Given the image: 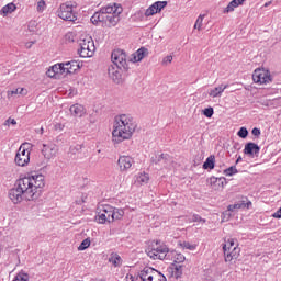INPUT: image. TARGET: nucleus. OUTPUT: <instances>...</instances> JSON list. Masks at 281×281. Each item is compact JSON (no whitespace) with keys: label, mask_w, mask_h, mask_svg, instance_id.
Masks as SVG:
<instances>
[{"label":"nucleus","mask_w":281,"mask_h":281,"mask_svg":"<svg viewBox=\"0 0 281 281\" xmlns=\"http://www.w3.org/2000/svg\"><path fill=\"white\" fill-rule=\"evenodd\" d=\"M45 188V176L35 173L20 178L15 182V187L9 190V199L15 205L23 201H36L38 194Z\"/></svg>","instance_id":"obj_1"},{"label":"nucleus","mask_w":281,"mask_h":281,"mask_svg":"<svg viewBox=\"0 0 281 281\" xmlns=\"http://www.w3.org/2000/svg\"><path fill=\"white\" fill-rule=\"evenodd\" d=\"M137 132V122L128 114H120L114 117L112 126V144H123L133 139Z\"/></svg>","instance_id":"obj_2"},{"label":"nucleus","mask_w":281,"mask_h":281,"mask_svg":"<svg viewBox=\"0 0 281 281\" xmlns=\"http://www.w3.org/2000/svg\"><path fill=\"white\" fill-rule=\"evenodd\" d=\"M124 218V209H117L110 204H101L97 209V215L94 216L95 223L99 225H111L115 221H122Z\"/></svg>","instance_id":"obj_3"},{"label":"nucleus","mask_w":281,"mask_h":281,"mask_svg":"<svg viewBox=\"0 0 281 281\" xmlns=\"http://www.w3.org/2000/svg\"><path fill=\"white\" fill-rule=\"evenodd\" d=\"M224 261L232 265L240 258V247L236 238H228L223 245Z\"/></svg>","instance_id":"obj_4"},{"label":"nucleus","mask_w":281,"mask_h":281,"mask_svg":"<svg viewBox=\"0 0 281 281\" xmlns=\"http://www.w3.org/2000/svg\"><path fill=\"white\" fill-rule=\"evenodd\" d=\"M146 254L151 260H165L168 254H170V249L166 243L154 240L146 249Z\"/></svg>","instance_id":"obj_5"},{"label":"nucleus","mask_w":281,"mask_h":281,"mask_svg":"<svg viewBox=\"0 0 281 281\" xmlns=\"http://www.w3.org/2000/svg\"><path fill=\"white\" fill-rule=\"evenodd\" d=\"M79 47L78 54L81 58H92L93 54H95V43L89 35H83L80 38Z\"/></svg>","instance_id":"obj_6"},{"label":"nucleus","mask_w":281,"mask_h":281,"mask_svg":"<svg viewBox=\"0 0 281 281\" xmlns=\"http://www.w3.org/2000/svg\"><path fill=\"white\" fill-rule=\"evenodd\" d=\"M32 154V144L31 143H23L20 148L18 149V153L14 158V162L20 168H25V166H29L30 164V155Z\"/></svg>","instance_id":"obj_7"},{"label":"nucleus","mask_w":281,"mask_h":281,"mask_svg":"<svg viewBox=\"0 0 281 281\" xmlns=\"http://www.w3.org/2000/svg\"><path fill=\"white\" fill-rule=\"evenodd\" d=\"M75 8H78V3L74 1L61 3L57 10V16L63 21H76Z\"/></svg>","instance_id":"obj_8"},{"label":"nucleus","mask_w":281,"mask_h":281,"mask_svg":"<svg viewBox=\"0 0 281 281\" xmlns=\"http://www.w3.org/2000/svg\"><path fill=\"white\" fill-rule=\"evenodd\" d=\"M139 278L142 281H166V276H164V273L150 267H145L140 270Z\"/></svg>","instance_id":"obj_9"},{"label":"nucleus","mask_w":281,"mask_h":281,"mask_svg":"<svg viewBox=\"0 0 281 281\" xmlns=\"http://www.w3.org/2000/svg\"><path fill=\"white\" fill-rule=\"evenodd\" d=\"M252 81L255 85H270L273 82V77H271V71L265 68H256L252 72Z\"/></svg>","instance_id":"obj_10"},{"label":"nucleus","mask_w":281,"mask_h":281,"mask_svg":"<svg viewBox=\"0 0 281 281\" xmlns=\"http://www.w3.org/2000/svg\"><path fill=\"white\" fill-rule=\"evenodd\" d=\"M112 12H109L105 18L108 27H115L120 23V14L123 12L122 5L117 3L110 4Z\"/></svg>","instance_id":"obj_11"},{"label":"nucleus","mask_w":281,"mask_h":281,"mask_svg":"<svg viewBox=\"0 0 281 281\" xmlns=\"http://www.w3.org/2000/svg\"><path fill=\"white\" fill-rule=\"evenodd\" d=\"M109 12H113L111 4H108L103 7L99 12H95L90 19L91 23H93V25H98L99 23H106V15Z\"/></svg>","instance_id":"obj_12"},{"label":"nucleus","mask_w":281,"mask_h":281,"mask_svg":"<svg viewBox=\"0 0 281 281\" xmlns=\"http://www.w3.org/2000/svg\"><path fill=\"white\" fill-rule=\"evenodd\" d=\"M111 58L114 66L126 69V53H124V50L122 49L113 50Z\"/></svg>","instance_id":"obj_13"},{"label":"nucleus","mask_w":281,"mask_h":281,"mask_svg":"<svg viewBox=\"0 0 281 281\" xmlns=\"http://www.w3.org/2000/svg\"><path fill=\"white\" fill-rule=\"evenodd\" d=\"M133 164H135V160L131 156H120L117 159L120 172H128L133 168Z\"/></svg>","instance_id":"obj_14"},{"label":"nucleus","mask_w":281,"mask_h":281,"mask_svg":"<svg viewBox=\"0 0 281 281\" xmlns=\"http://www.w3.org/2000/svg\"><path fill=\"white\" fill-rule=\"evenodd\" d=\"M168 5V1H156L145 11V16H155V14H159L164 8Z\"/></svg>","instance_id":"obj_15"},{"label":"nucleus","mask_w":281,"mask_h":281,"mask_svg":"<svg viewBox=\"0 0 281 281\" xmlns=\"http://www.w3.org/2000/svg\"><path fill=\"white\" fill-rule=\"evenodd\" d=\"M58 154V146L54 143L44 144L42 148V155L45 159H54Z\"/></svg>","instance_id":"obj_16"},{"label":"nucleus","mask_w":281,"mask_h":281,"mask_svg":"<svg viewBox=\"0 0 281 281\" xmlns=\"http://www.w3.org/2000/svg\"><path fill=\"white\" fill-rule=\"evenodd\" d=\"M207 183L212 190L218 191L227 186V179H225V177L217 178L213 176L209 178Z\"/></svg>","instance_id":"obj_17"},{"label":"nucleus","mask_w":281,"mask_h":281,"mask_svg":"<svg viewBox=\"0 0 281 281\" xmlns=\"http://www.w3.org/2000/svg\"><path fill=\"white\" fill-rule=\"evenodd\" d=\"M46 76L48 78H60L61 76H65V68H63V63L50 66L46 71Z\"/></svg>","instance_id":"obj_18"},{"label":"nucleus","mask_w":281,"mask_h":281,"mask_svg":"<svg viewBox=\"0 0 281 281\" xmlns=\"http://www.w3.org/2000/svg\"><path fill=\"white\" fill-rule=\"evenodd\" d=\"M61 65H63V69H64V76H69L71 74L78 71V69H80V63L77 60L61 63Z\"/></svg>","instance_id":"obj_19"},{"label":"nucleus","mask_w":281,"mask_h":281,"mask_svg":"<svg viewBox=\"0 0 281 281\" xmlns=\"http://www.w3.org/2000/svg\"><path fill=\"white\" fill-rule=\"evenodd\" d=\"M244 155H248V157H258V155H260V146L256 143H247L244 148Z\"/></svg>","instance_id":"obj_20"},{"label":"nucleus","mask_w":281,"mask_h":281,"mask_svg":"<svg viewBox=\"0 0 281 281\" xmlns=\"http://www.w3.org/2000/svg\"><path fill=\"white\" fill-rule=\"evenodd\" d=\"M108 74L114 82H120L122 79V67L112 65L108 68Z\"/></svg>","instance_id":"obj_21"},{"label":"nucleus","mask_w":281,"mask_h":281,"mask_svg":"<svg viewBox=\"0 0 281 281\" xmlns=\"http://www.w3.org/2000/svg\"><path fill=\"white\" fill-rule=\"evenodd\" d=\"M249 207H251V201H240V202H237L235 204H229L227 206V210L228 212H236V210H249Z\"/></svg>","instance_id":"obj_22"},{"label":"nucleus","mask_w":281,"mask_h":281,"mask_svg":"<svg viewBox=\"0 0 281 281\" xmlns=\"http://www.w3.org/2000/svg\"><path fill=\"white\" fill-rule=\"evenodd\" d=\"M146 56H148V48L142 47L132 55V63H142Z\"/></svg>","instance_id":"obj_23"},{"label":"nucleus","mask_w":281,"mask_h":281,"mask_svg":"<svg viewBox=\"0 0 281 281\" xmlns=\"http://www.w3.org/2000/svg\"><path fill=\"white\" fill-rule=\"evenodd\" d=\"M229 85H220L213 89L210 90L209 95L210 98H221L223 95V92L225 89H227Z\"/></svg>","instance_id":"obj_24"},{"label":"nucleus","mask_w":281,"mask_h":281,"mask_svg":"<svg viewBox=\"0 0 281 281\" xmlns=\"http://www.w3.org/2000/svg\"><path fill=\"white\" fill-rule=\"evenodd\" d=\"M150 181V176L145 171L136 175V179L134 181L135 186H146Z\"/></svg>","instance_id":"obj_25"},{"label":"nucleus","mask_w":281,"mask_h":281,"mask_svg":"<svg viewBox=\"0 0 281 281\" xmlns=\"http://www.w3.org/2000/svg\"><path fill=\"white\" fill-rule=\"evenodd\" d=\"M172 265H183L186 262V257L181 252H177V250L170 251Z\"/></svg>","instance_id":"obj_26"},{"label":"nucleus","mask_w":281,"mask_h":281,"mask_svg":"<svg viewBox=\"0 0 281 281\" xmlns=\"http://www.w3.org/2000/svg\"><path fill=\"white\" fill-rule=\"evenodd\" d=\"M70 113L75 117H82V115H85V113H86L85 106L81 105V104L76 103V104L70 106Z\"/></svg>","instance_id":"obj_27"},{"label":"nucleus","mask_w":281,"mask_h":281,"mask_svg":"<svg viewBox=\"0 0 281 281\" xmlns=\"http://www.w3.org/2000/svg\"><path fill=\"white\" fill-rule=\"evenodd\" d=\"M245 3V0H233L228 3V5L224 9V14H229V12H234L236 8H239V5H243Z\"/></svg>","instance_id":"obj_28"},{"label":"nucleus","mask_w":281,"mask_h":281,"mask_svg":"<svg viewBox=\"0 0 281 281\" xmlns=\"http://www.w3.org/2000/svg\"><path fill=\"white\" fill-rule=\"evenodd\" d=\"M172 276L179 280L183 276V265L171 263Z\"/></svg>","instance_id":"obj_29"},{"label":"nucleus","mask_w":281,"mask_h":281,"mask_svg":"<svg viewBox=\"0 0 281 281\" xmlns=\"http://www.w3.org/2000/svg\"><path fill=\"white\" fill-rule=\"evenodd\" d=\"M16 10V4L10 2L8 4H5L1 11H0V14L2 16H8V14H12V12H14Z\"/></svg>","instance_id":"obj_30"},{"label":"nucleus","mask_w":281,"mask_h":281,"mask_svg":"<svg viewBox=\"0 0 281 281\" xmlns=\"http://www.w3.org/2000/svg\"><path fill=\"white\" fill-rule=\"evenodd\" d=\"M8 98H13L14 95H27V90L25 88H16L14 90L7 92Z\"/></svg>","instance_id":"obj_31"},{"label":"nucleus","mask_w":281,"mask_h":281,"mask_svg":"<svg viewBox=\"0 0 281 281\" xmlns=\"http://www.w3.org/2000/svg\"><path fill=\"white\" fill-rule=\"evenodd\" d=\"M109 262H111L113 267H120V265H122V257L115 252H112L109 258Z\"/></svg>","instance_id":"obj_32"},{"label":"nucleus","mask_w":281,"mask_h":281,"mask_svg":"<svg viewBox=\"0 0 281 281\" xmlns=\"http://www.w3.org/2000/svg\"><path fill=\"white\" fill-rule=\"evenodd\" d=\"M214 164H215V157L214 156H210L204 161L203 169L204 170H214Z\"/></svg>","instance_id":"obj_33"},{"label":"nucleus","mask_w":281,"mask_h":281,"mask_svg":"<svg viewBox=\"0 0 281 281\" xmlns=\"http://www.w3.org/2000/svg\"><path fill=\"white\" fill-rule=\"evenodd\" d=\"M178 247L180 249H188L189 251H194V249H196V244H191L190 241H179Z\"/></svg>","instance_id":"obj_34"},{"label":"nucleus","mask_w":281,"mask_h":281,"mask_svg":"<svg viewBox=\"0 0 281 281\" xmlns=\"http://www.w3.org/2000/svg\"><path fill=\"white\" fill-rule=\"evenodd\" d=\"M205 19V14H200L195 21L194 30H199L201 32V29L203 27V20Z\"/></svg>","instance_id":"obj_35"},{"label":"nucleus","mask_w":281,"mask_h":281,"mask_svg":"<svg viewBox=\"0 0 281 281\" xmlns=\"http://www.w3.org/2000/svg\"><path fill=\"white\" fill-rule=\"evenodd\" d=\"M89 247H91V239L90 238H86L79 245L78 250L79 251H85V249H89Z\"/></svg>","instance_id":"obj_36"},{"label":"nucleus","mask_w":281,"mask_h":281,"mask_svg":"<svg viewBox=\"0 0 281 281\" xmlns=\"http://www.w3.org/2000/svg\"><path fill=\"white\" fill-rule=\"evenodd\" d=\"M46 8H47V3L45 2V0H40L36 5V11L40 13H43L45 12Z\"/></svg>","instance_id":"obj_37"},{"label":"nucleus","mask_w":281,"mask_h":281,"mask_svg":"<svg viewBox=\"0 0 281 281\" xmlns=\"http://www.w3.org/2000/svg\"><path fill=\"white\" fill-rule=\"evenodd\" d=\"M238 173V169H236V167H229L224 171V175L226 177H232L233 175Z\"/></svg>","instance_id":"obj_38"},{"label":"nucleus","mask_w":281,"mask_h":281,"mask_svg":"<svg viewBox=\"0 0 281 281\" xmlns=\"http://www.w3.org/2000/svg\"><path fill=\"white\" fill-rule=\"evenodd\" d=\"M53 131H55V133H61V131H65V123H55Z\"/></svg>","instance_id":"obj_39"},{"label":"nucleus","mask_w":281,"mask_h":281,"mask_svg":"<svg viewBox=\"0 0 281 281\" xmlns=\"http://www.w3.org/2000/svg\"><path fill=\"white\" fill-rule=\"evenodd\" d=\"M237 135L238 137H241V139H245L247 138V135H249V131H247L246 127H240Z\"/></svg>","instance_id":"obj_40"},{"label":"nucleus","mask_w":281,"mask_h":281,"mask_svg":"<svg viewBox=\"0 0 281 281\" xmlns=\"http://www.w3.org/2000/svg\"><path fill=\"white\" fill-rule=\"evenodd\" d=\"M203 115H205V117H212V115H214V108L204 109Z\"/></svg>","instance_id":"obj_41"},{"label":"nucleus","mask_w":281,"mask_h":281,"mask_svg":"<svg viewBox=\"0 0 281 281\" xmlns=\"http://www.w3.org/2000/svg\"><path fill=\"white\" fill-rule=\"evenodd\" d=\"M172 63V55H168L162 59V65H170Z\"/></svg>","instance_id":"obj_42"},{"label":"nucleus","mask_w":281,"mask_h":281,"mask_svg":"<svg viewBox=\"0 0 281 281\" xmlns=\"http://www.w3.org/2000/svg\"><path fill=\"white\" fill-rule=\"evenodd\" d=\"M10 124H12L13 126H16V120L9 117V119L4 122V126H10Z\"/></svg>","instance_id":"obj_43"},{"label":"nucleus","mask_w":281,"mask_h":281,"mask_svg":"<svg viewBox=\"0 0 281 281\" xmlns=\"http://www.w3.org/2000/svg\"><path fill=\"white\" fill-rule=\"evenodd\" d=\"M251 133H252V135H255V137H260V128L255 127V128H252Z\"/></svg>","instance_id":"obj_44"},{"label":"nucleus","mask_w":281,"mask_h":281,"mask_svg":"<svg viewBox=\"0 0 281 281\" xmlns=\"http://www.w3.org/2000/svg\"><path fill=\"white\" fill-rule=\"evenodd\" d=\"M192 221H193L194 223H199L200 221H203V222L205 223V220H202L201 216H199V215H193V216H192Z\"/></svg>","instance_id":"obj_45"},{"label":"nucleus","mask_w":281,"mask_h":281,"mask_svg":"<svg viewBox=\"0 0 281 281\" xmlns=\"http://www.w3.org/2000/svg\"><path fill=\"white\" fill-rule=\"evenodd\" d=\"M273 218H281V207L272 214Z\"/></svg>","instance_id":"obj_46"},{"label":"nucleus","mask_w":281,"mask_h":281,"mask_svg":"<svg viewBox=\"0 0 281 281\" xmlns=\"http://www.w3.org/2000/svg\"><path fill=\"white\" fill-rule=\"evenodd\" d=\"M125 280L126 281H137V278L133 277V274H127Z\"/></svg>","instance_id":"obj_47"},{"label":"nucleus","mask_w":281,"mask_h":281,"mask_svg":"<svg viewBox=\"0 0 281 281\" xmlns=\"http://www.w3.org/2000/svg\"><path fill=\"white\" fill-rule=\"evenodd\" d=\"M32 45H34V42H30V43H26L25 46L30 49V47H32Z\"/></svg>","instance_id":"obj_48"},{"label":"nucleus","mask_w":281,"mask_h":281,"mask_svg":"<svg viewBox=\"0 0 281 281\" xmlns=\"http://www.w3.org/2000/svg\"><path fill=\"white\" fill-rule=\"evenodd\" d=\"M271 1H268V2H266L265 4H263V8H269V5H271Z\"/></svg>","instance_id":"obj_49"},{"label":"nucleus","mask_w":281,"mask_h":281,"mask_svg":"<svg viewBox=\"0 0 281 281\" xmlns=\"http://www.w3.org/2000/svg\"><path fill=\"white\" fill-rule=\"evenodd\" d=\"M241 159H243L241 157H238L237 160H236V162L238 164V161H240Z\"/></svg>","instance_id":"obj_50"},{"label":"nucleus","mask_w":281,"mask_h":281,"mask_svg":"<svg viewBox=\"0 0 281 281\" xmlns=\"http://www.w3.org/2000/svg\"><path fill=\"white\" fill-rule=\"evenodd\" d=\"M0 251H3V246L0 244Z\"/></svg>","instance_id":"obj_51"},{"label":"nucleus","mask_w":281,"mask_h":281,"mask_svg":"<svg viewBox=\"0 0 281 281\" xmlns=\"http://www.w3.org/2000/svg\"><path fill=\"white\" fill-rule=\"evenodd\" d=\"M69 36H71V34H69V33H68V34H66V38H68Z\"/></svg>","instance_id":"obj_52"},{"label":"nucleus","mask_w":281,"mask_h":281,"mask_svg":"<svg viewBox=\"0 0 281 281\" xmlns=\"http://www.w3.org/2000/svg\"><path fill=\"white\" fill-rule=\"evenodd\" d=\"M226 213H223V216H225Z\"/></svg>","instance_id":"obj_53"}]
</instances>
